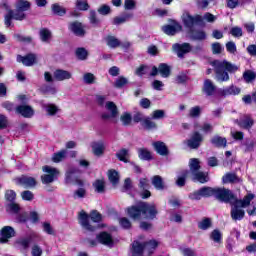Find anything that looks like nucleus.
<instances>
[{
    "label": "nucleus",
    "instance_id": "1",
    "mask_svg": "<svg viewBox=\"0 0 256 256\" xmlns=\"http://www.w3.org/2000/svg\"><path fill=\"white\" fill-rule=\"evenodd\" d=\"M42 171L45 173L41 176V181L44 185H49V183L57 181L60 175L59 169L53 166H43Z\"/></svg>",
    "mask_w": 256,
    "mask_h": 256
},
{
    "label": "nucleus",
    "instance_id": "2",
    "mask_svg": "<svg viewBox=\"0 0 256 256\" xmlns=\"http://www.w3.org/2000/svg\"><path fill=\"white\" fill-rule=\"evenodd\" d=\"M91 247H97V243L106 247H113V236L108 232H100L96 235V240H88Z\"/></svg>",
    "mask_w": 256,
    "mask_h": 256
},
{
    "label": "nucleus",
    "instance_id": "3",
    "mask_svg": "<svg viewBox=\"0 0 256 256\" xmlns=\"http://www.w3.org/2000/svg\"><path fill=\"white\" fill-rule=\"evenodd\" d=\"M182 21L185 27L193 29L195 25H203V16L199 14L193 16L189 12H184L182 14Z\"/></svg>",
    "mask_w": 256,
    "mask_h": 256
},
{
    "label": "nucleus",
    "instance_id": "4",
    "mask_svg": "<svg viewBox=\"0 0 256 256\" xmlns=\"http://www.w3.org/2000/svg\"><path fill=\"white\" fill-rule=\"evenodd\" d=\"M34 239H37V233L32 232L26 237H20L16 239L14 241V247L20 251H27Z\"/></svg>",
    "mask_w": 256,
    "mask_h": 256
},
{
    "label": "nucleus",
    "instance_id": "5",
    "mask_svg": "<svg viewBox=\"0 0 256 256\" xmlns=\"http://www.w3.org/2000/svg\"><path fill=\"white\" fill-rule=\"evenodd\" d=\"M105 107L110 113H103L102 119L104 121L117 123V117H119V109H117V105H115L114 102L108 101L106 102Z\"/></svg>",
    "mask_w": 256,
    "mask_h": 256
},
{
    "label": "nucleus",
    "instance_id": "6",
    "mask_svg": "<svg viewBox=\"0 0 256 256\" xmlns=\"http://www.w3.org/2000/svg\"><path fill=\"white\" fill-rule=\"evenodd\" d=\"M26 17L27 15L25 14V12L21 10H8L7 14L4 16V23L6 27H11V25L13 24V22L11 21L12 19H14L15 21H23L24 19H26Z\"/></svg>",
    "mask_w": 256,
    "mask_h": 256
},
{
    "label": "nucleus",
    "instance_id": "7",
    "mask_svg": "<svg viewBox=\"0 0 256 256\" xmlns=\"http://www.w3.org/2000/svg\"><path fill=\"white\" fill-rule=\"evenodd\" d=\"M140 208L142 209V215L144 219H155L157 217V206L155 204H149L147 202H140Z\"/></svg>",
    "mask_w": 256,
    "mask_h": 256
},
{
    "label": "nucleus",
    "instance_id": "8",
    "mask_svg": "<svg viewBox=\"0 0 256 256\" xmlns=\"http://www.w3.org/2000/svg\"><path fill=\"white\" fill-rule=\"evenodd\" d=\"M216 73V81L223 83L225 81V60H214L210 62Z\"/></svg>",
    "mask_w": 256,
    "mask_h": 256
},
{
    "label": "nucleus",
    "instance_id": "9",
    "mask_svg": "<svg viewBox=\"0 0 256 256\" xmlns=\"http://www.w3.org/2000/svg\"><path fill=\"white\" fill-rule=\"evenodd\" d=\"M161 75V77L167 78L171 75V66L166 63L159 64L158 68L156 66H152L150 71V77H157V75Z\"/></svg>",
    "mask_w": 256,
    "mask_h": 256
},
{
    "label": "nucleus",
    "instance_id": "10",
    "mask_svg": "<svg viewBox=\"0 0 256 256\" xmlns=\"http://www.w3.org/2000/svg\"><path fill=\"white\" fill-rule=\"evenodd\" d=\"M203 197H213V188L204 186L189 195V199L192 201H200Z\"/></svg>",
    "mask_w": 256,
    "mask_h": 256
},
{
    "label": "nucleus",
    "instance_id": "11",
    "mask_svg": "<svg viewBox=\"0 0 256 256\" xmlns=\"http://www.w3.org/2000/svg\"><path fill=\"white\" fill-rule=\"evenodd\" d=\"M172 51H174V53H176V55H177V57H179V59H183L185 57V55H187V53L191 52V44L176 43V44L172 45Z\"/></svg>",
    "mask_w": 256,
    "mask_h": 256
},
{
    "label": "nucleus",
    "instance_id": "12",
    "mask_svg": "<svg viewBox=\"0 0 256 256\" xmlns=\"http://www.w3.org/2000/svg\"><path fill=\"white\" fill-rule=\"evenodd\" d=\"M17 185H21L24 189H33L37 187V180L31 176H21L16 179Z\"/></svg>",
    "mask_w": 256,
    "mask_h": 256
},
{
    "label": "nucleus",
    "instance_id": "13",
    "mask_svg": "<svg viewBox=\"0 0 256 256\" xmlns=\"http://www.w3.org/2000/svg\"><path fill=\"white\" fill-rule=\"evenodd\" d=\"M201 143H203V135L199 132H194L190 139L186 141V144L190 149H199Z\"/></svg>",
    "mask_w": 256,
    "mask_h": 256
},
{
    "label": "nucleus",
    "instance_id": "14",
    "mask_svg": "<svg viewBox=\"0 0 256 256\" xmlns=\"http://www.w3.org/2000/svg\"><path fill=\"white\" fill-rule=\"evenodd\" d=\"M68 29L71 31V33H74L76 37H85V26H83V23L79 21L71 22Z\"/></svg>",
    "mask_w": 256,
    "mask_h": 256
},
{
    "label": "nucleus",
    "instance_id": "15",
    "mask_svg": "<svg viewBox=\"0 0 256 256\" xmlns=\"http://www.w3.org/2000/svg\"><path fill=\"white\" fill-rule=\"evenodd\" d=\"M79 223L85 229L86 231H95L97 229V226H92L91 223H89V215L85 211H81L79 213Z\"/></svg>",
    "mask_w": 256,
    "mask_h": 256
},
{
    "label": "nucleus",
    "instance_id": "16",
    "mask_svg": "<svg viewBox=\"0 0 256 256\" xmlns=\"http://www.w3.org/2000/svg\"><path fill=\"white\" fill-rule=\"evenodd\" d=\"M18 63H22L25 65V67H32V65H35L37 63V54L30 53L26 56H17Z\"/></svg>",
    "mask_w": 256,
    "mask_h": 256
},
{
    "label": "nucleus",
    "instance_id": "17",
    "mask_svg": "<svg viewBox=\"0 0 256 256\" xmlns=\"http://www.w3.org/2000/svg\"><path fill=\"white\" fill-rule=\"evenodd\" d=\"M1 237H0V243H8L9 239H12V237H15V229L11 226H4L1 229Z\"/></svg>",
    "mask_w": 256,
    "mask_h": 256
},
{
    "label": "nucleus",
    "instance_id": "18",
    "mask_svg": "<svg viewBox=\"0 0 256 256\" xmlns=\"http://www.w3.org/2000/svg\"><path fill=\"white\" fill-rule=\"evenodd\" d=\"M79 171V169L77 168H70L67 172H66V183L67 184H73L76 183L77 185L82 186L83 185V181L79 180L75 177V175H77V172Z\"/></svg>",
    "mask_w": 256,
    "mask_h": 256
},
{
    "label": "nucleus",
    "instance_id": "19",
    "mask_svg": "<svg viewBox=\"0 0 256 256\" xmlns=\"http://www.w3.org/2000/svg\"><path fill=\"white\" fill-rule=\"evenodd\" d=\"M183 26H181V24L175 22L172 25H166L162 27V31H164V33L166 35H175L176 33H179V31H182Z\"/></svg>",
    "mask_w": 256,
    "mask_h": 256
},
{
    "label": "nucleus",
    "instance_id": "20",
    "mask_svg": "<svg viewBox=\"0 0 256 256\" xmlns=\"http://www.w3.org/2000/svg\"><path fill=\"white\" fill-rule=\"evenodd\" d=\"M255 122L253 121V118H251L249 115H244L240 118V120L237 121V124L241 129H251L253 127V124Z\"/></svg>",
    "mask_w": 256,
    "mask_h": 256
},
{
    "label": "nucleus",
    "instance_id": "21",
    "mask_svg": "<svg viewBox=\"0 0 256 256\" xmlns=\"http://www.w3.org/2000/svg\"><path fill=\"white\" fill-rule=\"evenodd\" d=\"M39 38L42 43H51L53 39V32L49 28H41L39 30Z\"/></svg>",
    "mask_w": 256,
    "mask_h": 256
},
{
    "label": "nucleus",
    "instance_id": "22",
    "mask_svg": "<svg viewBox=\"0 0 256 256\" xmlns=\"http://www.w3.org/2000/svg\"><path fill=\"white\" fill-rule=\"evenodd\" d=\"M128 215L131 219L139 220L141 219V215H143V209H141V203L137 206H132L128 208Z\"/></svg>",
    "mask_w": 256,
    "mask_h": 256
},
{
    "label": "nucleus",
    "instance_id": "23",
    "mask_svg": "<svg viewBox=\"0 0 256 256\" xmlns=\"http://www.w3.org/2000/svg\"><path fill=\"white\" fill-rule=\"evenodd\" d=\"M152 145L158 155H161L162 157H167V155H169V149L167 148V145H165V142L158 141L154 142Z\"/></svg>",
    "mask_w": 256,
    "mask_h": 256
},
{
    "label": "nucleus",
    "instance_id": "24",
    "mask_svg": "<svg viewBox=\"0 0 256 256\" xmlns=\"http://www.w3.org/2000/svg\"><path fill=\"white\" fill-rule=\"evenodd\" d=\"M17 113H20L22 117L31 118L35 115L33 108L27 105H21L16 108Z\"/></svg>",
    "mask_w": 256,
    "mask_h": 256
},
{
    "label": "nucleus",
    "instance_id": "25",
    "mask_svg": "<svg viewBox=\"0 0 256 256\" xmlns=\"http://www.w3.org/2000/svg\"><path fill=\"white\" fill-rule=\"evenodd\" d=\"M104 41L110 49H117V47H121V41L119 38L113 36V35H108L104 38Z\"/></svg>",
    "mask_w": 256,
    "mask_h": 256
},
{
    "label": "nucleus",
    "instance_id": "26",
    "mask_svg": "<svg viewBox=\"0 0 256 256\" xmlns=\"http://www.w3.org/2000/svg\"><path fill=\"white\" fill-rule=\"evenodd\" d=\"M231 217L234 221H241L245 217V210L239 208L237 204H234L231 209Z\"/></svg>",
    "mask_w": 256,
    "mask_h": 256
},
{
    "label": "nucleus",
    "instance_id": "27",
    "mask_svg": "<svg viewBox=\"0 0 256 256\" xmlns=\"http://www.w3.org/2000/svg\"><path fill=\"white\" fill-rule=\"evenodd\" d=\"M71 77H73V75L67 70L58 69L54 72V79H56V81H67L71 79Z\"/></svg>",
    "mask_w": 256,
    "mask_h": 256
},
{
    "label": "nucleus",
    "instance_id": "28",
    "mask_svg": "<svg viewBox=\"0 0 256 256\" xmlns=\"http://www.w3.org/2000/svg\"><path fill=\"white\" fill-rule=\"evenodd\" d=\"M91 147L92 153L96 155V157H101V155L105 153V144L103 142H94Z\"/></svg>",
    "mask_w": 256,
    "mask_h": 256
},
{
    "label": "nucleus",
    "instance_id": "29",
    "mask_svg": "<svg viewBox=\"0 0 256 256\" xmlns=\"http://www.w3.org/2000/svg\"><path fill=\"white\" fill-rule=\"evenodd\" d=\"M193 181H198L199 183L209 182V173L199 170L198 172L192 174Z\"/></svg>",
    "mask_w": 256,
    "mask_h": 256
},
{
    "label": "nucleus",
    "instance_id": "30",
    "mask_svg": "<svg viewBox=\"0 0 256 256\" xmlns=\"http://www.w3.org/2000/svg\"><path fill=\"white\" fill-rule=\"evenodd\" d=\"M254 199L255 194L249 193L246 196H244L242 200H237L236 205H239L240 207H242V209H245L249 207V205H251V201H253Z\"/></svg>",
    "mask_w": 256,
    "mask_h": 256
},
{
    "label": "nucleus",
    "instance_id": "31",
    "mask_svg": "<svg viewBox=\"0 0 256 256\" xmlns=\"http://www.w3.org/2000/svg\"><path fill=\"white\" fill-rule=\"evenodd\" d=\"M129 19H133V14L126 13L122 16H116L112 20V25H123V23H127Z\"/></svg>",
    "mask_w": 256,
    "mask_h": 256
},
{
    "label": "nucleus",
    "instance_id": "32",
    "mask_svg": "<svg viewBox=\"0 0 256 256\" xmlns=\"http://www.w3.org/2000/svg\"><path fill=\"white\" fill-rule=\"evenodd\" d=\"M152 185L157 189L158 191H163L165 189V183L163 182V178L159 175H155L151 178Z\"/></svg>",
    "mask_w": 256,
    "mask_h": 256
},
{
    "label": "nucleus",
    "instance_id": "33",
    "mask_svg": "<svg viewBox=\"0 0 256 256\" xmlns=\"http://www.w3.org/2000/svg\"><path fill=\"white\" fill-rule=\"evenodd\" d=\"M189 167L190 173L193 175L194 173L201 171V161L197 158H191L189 161Z\"/></svg>",
    "mask_w": 256,
    "mask_h": 256
},
{
    "label": "nucleus",
    "instance_id": "34",
    "mask_svg": "<svg viewBox=\"0 0 256 256\" xmlns=\"http://www.w3.org/2000/svg\"><path fill=\"white\" fill-rule=\"evenodd\" d=\"M142 127L147 131H153L154 129H157V123L153 121L152 117L146 116V119L142 122Z\"/></svg>",
    "mask_w": 256,
    "mask_h": 256
},
{
    "label": "nucleus",
    "instance_id": "35",
    "mask_svg": "<svg viewBox=\"0 0 256 256\" xmlns=\"http://www.w3.org/2000/svg\"><path fill=\"white\" fill-rule=\"evenodd\" d=\"M203 92L207 94L208 97H211V95L215 93V86L213 84V81L209 79L204 81Z\"/></svg>",
    "mask_w": 256,
    "mask_h": 256
},
{
    "label": "nucleus",
    "instance_id": "36",
    "mask_svg": "<svg viewBox=\"0 0 256 256\" xmlns=\"http://www.w3.org/2000/svg\"><path fill=\"white\" fill-rule=\"evenodd\" d=\"M117 159L119 161H122L123 163H129V149L127 148H122L116 153Z\"/></svg>",
    "mask_w": 256,
    "mask_h": 256
},
{
    "label": "nucleus",
    "instance_id": "37",
    "mask_svg": "<svg viewBox=\"0 0 256 256\" xmlns=\"http://www.w3.org/2000/svg\"><path fill=\"white\" fill-rule=\"evenodd\" d=\"M237 196L233 194V192L229 189L225 190V203H229L230 205H237Z\"/></svg>",
    "mask_w": 256,
    "mask_h": 256
},
{
    "label": "nucleus",
    "instance_id": "38",
    "mask_svg": "<svg viewBox=\"0 0 256 256\" xmlns=\"http://www.w3.org/2000/svg\"><path fill=\"white\" fill-rule=\"evenodd\" d=\"M241 178H239V176H237V173L235 172H228L225 175V183H241Z\"/></svg>",
    "mask_w": 256,
    "mask_h": 256
},
{
    "label": "nucleus",
    "instance_id": "39",
    "mask_svg": "<svg viewBox=\"0 0 256 256\" xmlns=\"http://www.w3.org/2000/svg\"><path fill=\"white\" fill-rule=\"evenodd\" d=\"M190 37L191 39H194V41H203L207 38V35L202 30H197V31L191 30Z\"/></svg>",
    "mask_w": 256,
    "mask_h": 256
},
{
    "label": "nucleus",
    "instance_id": "40",
    "mask_svg": "<svg viewBox=\"0 0 256 256\" xmlns=\"http://www.w3.org/2000/svg\"><path fill=\"white\" fill-rule=\"evenodd\" d=\"M51 9L52 13H54V15H58L59 17H63V15L67 13V10L58 3L52 4Z\"/></svg>",
    "mask_w": 256,
    "mask_h": 256
},
{
    "label": "nucleus",
    "instance_id": "41",
    "mask_svg": "<svg viewBox=\"0 0 256 256\" xmlns=\"http://www.w3.org/2000/svg\"><path fill=\"white\" fill-rule=\"evenodd\" d=\"M188 175H189V170L180 171V175L178 176V178L176 180V185L178 187H185V181H186Z\"/></svg>",
    "mask_w": 256,
    "mask_h": 256
},
{
    "label": "nucleus",
    "instance_id": "42",
    "mask_svg": "<svg viewBox=\"0 0 256 256\" xmlns=\"http://www.w3.org/2000/svg\"><path fill=\"white\" fill-rule=\"evenodd\" d=\"M138 157L142 159V161H151L152 159L151 152L147 150V148H139Z\"/></svg>",
    "mask_w": 256,
    "mask_h": 256
},
{
    "label": "nucleus",
    "instance_id": "43",
    "mask_svg": "<svg viewBox=\"0 0 256 256\" xmlns=\"http://www.w3.org/2000/svg\"><path fill=\"white\" fill-rule=\"evenodd\" d=\"M218 201H221L223 203L225 201V188H213V196Z\"/></svg>",
    "mask_w": 256,
    "mask_h": 256
},
{
    "label": "nucleus",
    "instance_id": "44",
    "mask_svg": "<svg viewBox=\"0 0 256 256\" xmlns=\"http://www.w3.org/2000/svg\"><path fill=\"white\" fill-rule=\"evenodd\" d=\"M145 249V244H141L138 241L133 242L132 244V253L133 256L141 255Z\"/></svg>",
    "mask_w": 256,
    "mask_h": 256
},
{
    "label": "nucleus",
    "instance_id": "45",
    "mask_svg": "<svg viewBox=\"0 0 256 256\" xmlns=\"http://www.w3.org/2000/svg\"><path fill=\"white\" fill-rule=\"evenodd\" d=\"M30 8H31V3H29V1L19 0L16 3V9L18 11H22L23 13H25V11H29Z\"/></svg>",
    "mask_w": 256,
    "mask_h": 256
},
{
    "label": "nucleus",
    "instance_id": "46",
    "mask_svg": "<svg viewBox=\"0 0 256 256\" xmlns=\"http://www.w3.org/2000/svg\"><path fill=\"white\" fill-rule=\"evenodd\" d=\"M212 226L213 222L211 221V218H204L198 222V228H200L202 231H207V229H211Z\"/></svg>",
    "mask_w": 256,
    "mask_h": 256
},
{
    "label": "nucleus",
    "instance_id": "47",
    "mask_svg": "<svg viewBox=\"0 0 256 256\" xmlns=\"http://www.w3.org/2000/svg\"><path fill=\"white\" fill-rule=\"evenodd\" d=\"M108 179L112 185H117L119 183V172L117 170H109Z\"/></svg>",
    "mask_w": 256,
    "mask_h": 256
},
{
    "label": "nucleus",
    "instance_id": "48",
    "mask_svg": "<svg viewBox=\"0 0 256 256\" xmlns=\"http://www.w3.org/2000/svg\"><path fill=\"white\" fill-rule=\"evenodd\" d=\"M129 84V79L125 78L124 76L118 77L114 82V87L116 89H123L125 85Z\"/></svg>",
    "mask_w": 256,
    "mask_h": 256
},
{
    "label": "nucleus",
    "instance_id": "49",
    "mask_svg": "<svg viewBox=\"0 0 256 256\" xmlns=\"http://www.w3.org/2000/svg\"><path fill=\"white\" fill-rule=\"evenodd\" d=\"M65 157H67V150H61L53 155L52 161L54 163H61Z\"/></svg>",
    "mask_w": 256,
    "mask_h": 256
},
{
    "label": "nucleus",
    "instance_id": "50",
    "mask_svg": "<svg viewBox=\"0 0 256 256\" xmlns=\"http://www.w3.org/2000/svg\"><path fill=\"white\" fill-rule=\"evenodd\" d=\"M149 73H151V67L146 65H141L135 71V74L138 75V77H143V75H147Z\"/></svg>",
    "mask_w": 256,
    "mask_h": 256
},
{
    "label": "nucleus",
    "instance_id": "51",
    "mask_svg": "<svg viewBox=\"0 0 256 256\" xmlns=\"http://www.w3.org/2000/svg\"><path fill=\"white\" fill-rule=\"evenodd\" d=\"M76 57L80 61H85L89 57V52L85 48H78L76 49Z\"/></svg>",
    "mask_w": 256,
    "mask_h": 256
},
{
    "label": "nucleus",
    "instance_id": "52",
    "mask_svg": "<svg viewBox=\"0 0 256 256\" xmlns=\"http://www.w3.org/2000/svg\"><path fill=\"white\" fill-rule=\"evenodd\" d=\"M225 71H226V73H231V74L237 73V71H239V66H237L234 63L226 61L225 62Z\"/></svg>",
    "mask_w": 256,
    "mask_h": 256
},
{
    "label": "nucleus",
    "instance_id": "53",
    "mask_svg": "<svg viewBox=\"0 0 256 256\" xmlns=\"http://www.w3.org/2000/svg\"><path fill=\"white\" fill-rule=\"evenodd\" d=\"M243 79L246 83H251L252 81H255L256 73L251 70H247L243 73Z\"/></svg>",
    "mask_w": 256,
    "mask_h": 256
},
{
    "label": "nucleus",
    "instance_id": "54",
    "mask_svg": "<svg viewBox=\"0 0 256 256\" xmlns=\"http://www.w3.org/2000/svg\"><path fill=\"white\" fill-rule=\"evenodd\" d=\"M95 191L97 193H105V181L104 180H96L93 184Z\"/></svg>",
    "mask_w": 256,
    "mask_h": 256
},
{
    "label": "nucleus",
    "instance_id": "55",
    "mask_svg": "<svg viewBox=\"0 0 256 256\" xmlns=\"http://www.w3.org/2000/svg\"><path fill=\"white\" fill-rule=\"evenodd\" d=\"M89 21L93 27H98V25L101 23V20H99L97 17V12L93 10L90 11Z\"/></svg>",
    "mask_w": 256,
    "mask_h": 256
},
{
    "label": "nucleus",
    "instance_id": "56",
    "mask_svg": "<svg viewBox=\"0 0 256 256\" xmlns=\"http://www.w3.org/2000/svg\"><path fill=\"white\" fill-rule=\"evenodd\" d=\"M43 107L46 109L48 115H56L57 111H59V108L55 104H44Z\"/></svg>",
    "mask_w": 256,
    "mask_h": 256
},
{
    "label": "nucleus",
    "instance_id": "57",
    "mask_svg": "<svg viewBox=\"0 0 256 256\" xmlns=\"http://www.w3.org/2000/svg\"><path fill=\"white\" fill-rule=\"evenodd\" d=\"M97 78L95 77V75L93 73H85L83 75V81L84 83H86V85H93V83H95V80Z\"/></svg>",
    "mask_w": 256,
    "mask_h": 256
},
{
    "label": "nucleus",
    "instance_id": "58",
    "mask_svg": "<svg viewBox=\"0 0 256 256\" xmlns=\"http://www.w3.org/2000/svg\"><path fill=\"white\" fill-rule=\"evenodd\" d=\"M144 246V249H147L149 253H153V250L159 247V242L156 240H150L149 242L145 243Z\"/></svg>",
    "mask_w": 256,
    "mask_h": 256
},
{
    "label": "nucleus",
    "instance_id": "59",
    "mask_svg": "<svg viewBox=\"0 0 256 256\" xmlns=\"http://www.w3.org/2000/svg\"><path fill=\"white\" fill-rule=\"evenodd\" d=\"M201 116V107L195 106L190 108L188 117H192L193 119Z\"/></svg>",
    "mask_w": 256,
    "mask_h": 256
},
{
    "label": "nucleus",
    "instance_id": "60",
    "mask_svg": "<svg viewBox=\"0 0 256 256\" xmlns=\"http://www.w3.org/2000/svg\"><path fill=\"white\" fill-rule=\"evenodd\" d=\"M151 118L158 121L159 119H165V110H154L151 114Z\"/></svg>",
    "mask_w": 256,
    "mask_h": 256
},
{
    "label": "nucleus",
    "instance_id": "61",
    "mask_svg": "<svg viewBox=\"0 0 256 256\" xmlns=\"http://www.w3.org/2000/svg\"><path fill=\"white\" fill-rule=\"evenodd\" d=\"M221 237V231H219L218 229L213 230L210 234V239L214 241V243H220Z\"/></svg>",
    "mask_w": 256,
    "mask_h": 256
},
{
    "label": "nucleus",
    "instance_id": "62",
    "mask_svg": "<svg viewBox=\"0 0 256 256\" xmlns=\"http://www.w3.org/2000/svg\"><path fill=\"white\" fill-rule=\"evenodd\" d=\"M31 255L32 256H42L43 255V248H41V246H39V244L32 245Z\"/></svg>",
    "mask_w": 256,
    "mask_h": 256
},
{
    "label": "nucleus",
    "instance_id": "63",
    "mask_svg": "<svg viewBox=\"0 0 256 256\" xmlns=\"http://www.w3.org/2000/svg\"><path fill=\"white\" fill-rule=\"evenodd\" d=\"M226 95H239L241 93V88L231 85L226 89Z\"/></svg>",
    "mask_w": 256,
    "mask_h": 256
},
{
    "label": "nucleus",
    "instance_id": "64",
    "mask_svg": "<svg viewBox=\"0 0 256 256\" xmlns=\"http://www.w3.org/2000/svg\"><path fill=\"white\" fill-rule=\"evenodd\" d=\"M21 197L23 201H33V199H35V195L29 190L21 192Z\"/></svg>",
    "mask_w": 256,
    "mask_h": 256
}]
</instances>
